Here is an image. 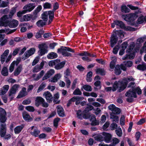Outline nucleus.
I'll list each match as a JSON object with an SVG mask.
<instances>
[{
  "label": "nucleus",
  "mask_w": 146,
  "mask_h": 146,
  "mask_svg": "<svg viewBox=\"0 0 146 146\" xmlns=\"http://www.w3.org/2000/svg\"><path fill=\"white\" fill-rule=\"evenodd\" d=\"M60 120V119L57 118L54 119V125L55 127H57L58 126V123Z\"/></svg>",
  "instance_id": "nucleus-63"
},
{
  "label": "nucleus",
  "mask_w": 146,
  "mask_h": 146,
  "mask_svg": "<svg viewBox=\"0 0 146 146\" xmlns=\"http://www.w3.org/2000/svg\"><path fill=\"white\" fill-rule=\"evenodd\" d=\"M22 70V65L21 64L19 65L14 71V76H17L20 73Z\"/></svg>",
  "instance_id": "nucleus-26"
},
{
  "label": "nucleus",
  "mask_w": 146,
  "mask_h": 146,
  "mask_svg": "<svg viewBox=\"0 0 146 146\" xmlns=\"http://www.w3.org/2000/svg\"><path fill=\"white\" fill-rule=\"evenodd\" d=\"M78 55L82 56V59L85 61L88 62L92 60L90 57H94L95 56L93 54H91L88 52L83 51L78 54Z\"/></svg>",
  "instance_id": "nucleus-3"
},
{
  "label": "nucleus",
  "mask_w": 146,
  "mask_h": 146,
  "mask_svg": "<svg viewBox=\"0 0 146 146\" xmlns=\"http://www.w3.org/2000/svg\"><path fill=\"white\" fill-rule=\"evenodd\" d=\"M123 83L122 81V82H115L113 84V91H115L116 90L117 88L118 87H119V89L118 90V91L120 92H119V90L120 89L121 87L123 85Z\"/></svg>",
  "instance_id": "nucleus-20"
},
{
  "label": "nucleus",
  "mask_w": 146,
  "mask_h": 146,
  "mask_svg": "<svg viewBox=\"0 0 146 146\" xmlns=\"http://www.w3.org/2000/svg\"><path fill=\"white\" fill-rule=\"evenodd\" d=\"M115 23L117 26H119L120 28H122L124 27V24L121 21L118 20L115 21Z\"/></svg>",
  "instance_id": "nucleus-41"
},
{
  "label": "nucleus",
  "mask_w": 146,
  "mask_h": 146,
  "mask_svg": "<svg viewBox=\"0 0 146 146\" xmlns=\"http://www.w3.org/2000/svg\"><path fill=\"white\" fill-rule=\"evenodd\" d=\"M135 46V43L134 42H132L130 44V45L128 50L127 51L128 52H130L133 50V49Z\"/></svg>",
  "instance_id": "nucleus-53"
},
{
  "label": "nucleus",
  "mask_w": 146,
  "mask_h": 146,
  "mask_svg": "<svg viewBox=\"0 0 146 146\" xmlns=\"http://www.w3.org/2000/svg\"><path fill=\"white\" fill-rule=\"evenodd\" d=\"M44 99L40 96L36 97L35 100V104L36 106L38 107L41 104L42 102H44Z\"/></svg>",
  "instance_id": "nucleus-22"
},
{
  "label": "nucleus",
  "mask_w": 146,
  "mask_h": 146,
  "mask_svg": "<svg viewBox=\"0 0 146 146\" xmlns=\"http://www.w3.org/2000/svg\"><path fill=\"white\" fill-rule=\"evenodd\" d=\"M20 58H17L16 60L14 61L11 64L9 68V71L10 72H12L14 70L15 68V65H18L21 61Z\"/></svg>",
  "instance_id": "nucleus-11"
},
{
  "label": "nucleus",
  "mask_w": 146,
  "mask_h": 146,
  "mask_svg": "<svg viewBox=\"0 0 146 146\" xmlns=\"http://www.w3.org/2000/svg\"><path fill=\"white\" fill-rule=\"evenodd\" d=\"M117 114H118L116 113H111L110 114V118L112 119V121L113 122L118 123L119 120V118L117 116Z\"/></svg>",
  "instance_id": "nucleus-24"
},
{
  "label": "nucleus",
  "mask_w": 146,
  "mask_h": 146,
  "mask_svg": "<svg viewBox=\"0 0 146 146\" xmlns=\"http://www.w3.org/2000/svg\"><path fill=\"white\" fill-rule=\"evenodd\" d=\"M48 15L49 17V22L48 23V24H50L51 22L52 21L53 18H54V12L53 11H49L48 12H47Z\"/></svg>",
  "instance_id": "nucleus-35"
},
{
  "label": "nucleus",
  "mask_w": 146,
  "mask_h": 146,
  "mask_svg": "<svg viewBox=\"0 0 146 146\" xmlns=\"http://www.w3.org/2000/svg\"><path fill=\"white\" fill-rule=\"evenodd\" d=\"M62 77V75L60 73L56 74L53 77L51 78L50 80V82H52L55 83L57 82Z\"/></svg>",
  "instance_id": "nucleus-19"
},
{
  "label": "nucleus",
  "mask_w": 146,
  "mask_h": 146,
  "mask_svg": "<svg viewBox=\"0 0 146 146\" xmlns=\"http://www.w3.org/2000/svg\"><path fill=\"white\" fill-rule=\"evenodd\" d=\"M35 51L36 49L34 47L31 48L27 50L25 52L22 58L24 60H25L29 58L30 56L34 54Z\"/></svg>",
  "instance_id": "nucleus-5"
},
{
  "label": "nucleus",
  "mask_w": 146,
  "mask_h": 146,
  "mask_svg": "<svg viewBox=\"0 0 146 146\" xmlns=\"http://www.w3.org/2000/svg\"><path fill=\"white\" fill-rule=\"evenodd\" d=\"M6 124L2 123L0 125V135L1 137L8 140L11 138V135L9 134H6Z\"/></svg>",
  "instance_id": "nucleus-2"
},
{
  "label": "nucleus",
  "mask_w": 146,
  "mask_h": 146,
  "mask_svg": "<svg viewBox=\"0 0 146 146\" xmlns=\"http://www.w3.org/2000/svg\"><path fill=\"white\" fill-rule=\"evenodd\" d=\"M9 50L7 49L4 51L3 53L1 56V61L3 63L5 60V58L9 53Z\"/></svg>",
  "instance_id": "nucleus-29"
},
{
  "label": "nucleus",
  "mask_w": 146,
  "mask_h": 146,
  "mask_svg": "<svg viewBox=\"0 0 146 146\" xmlns=\"http://www.w3.org/2000/svg\"><path fill=\"white\" fill-rule=\"evenodd\" d=\"M146 38L142 37L138 38L137 40V44H140L143 43Z\"/></svg>",
  "instance_id": "nucleus-61"
},
{
  "label": "nucleus",
  "mask_w": 146,
  "mask_h": 146,
  "mask_svg": "<svg viewBox=\"0 0 146 146\" xmlns=\"http://www.w3.org/2000/svg\"><path fill=\"white\" fill-rule=\"evenodd\" d=\"M119 142V140L117 138L114 137L113 139V143L110 144V146H115V145Z\"/></svg>",
  "instance_id": "nucleus-48"
},
{
  "label": "nucleus",
  "mask_w": 146,
  "mask_h": 146,
  "mask_svg": "<svg viewBox=\"0 0 146 146\" xmlns=\"http://www.w3.org/2000/svg\"><path fill=\"white\" fill-rule=\"evenodd\" d=\"M6 115H3L0 116V122L2 123V124H5L4 123L6 121L7 118L6 117ZM2 124L1 123L0 125Z\"/></svg>",
  "instance_id": "nucleus-57"
},
{
  "label": "nucleus",
  "mask_w": 146,
  "mask_h": 146,
  "mask_svg": "<svg viewBox=\"0 0 146 146\" xmlns=\"http://www.w3.org/2000/svg\"><path fill=\"white\" fill-rule=\"evenodd\" d=\"M111 60H112L110 63V66L111 69H113L115 67L117 59L116 57L114 56L112 58Z\"/></svg>",
  "instance_id": "nucleus-36"
},
{
  "label": "nucleus",
  "mask_w": 146,
  "mask_h": 146,
  "mask_svg": "<svg viewBox=\"0 0 146 146\" xmlns=\"http://www.w3.org/2000/svg\"><path fill=\"white\" fill-rule=\"evenodd\" d=\"M18 24V21L16 20L13 19L12 21H10L9 26L11 28H15Z\"/></svg>",
  "instance_id": "nucleus-27"
},
{
  "label": "nucleus",
  "mask_w": 146,
  "mask_h": 146,
  "mask_svg": "<svg viewBox=\"0 0 146 146\" xmlns=\"http://www.w3.org/2000/svg\"><path fill=\"white\" fill-rule=\"evenodd\" d=\"M35 7V3H30L25 5L23 7V9L26 13L27 12H30L32 11Z\"/></svg>",
  "instance_id": "nucleus-8"
},
{
  "label": "nucleus",
  "mask_w": 146,
  "mask_h": 146,
  "mask_svg": "<svg viewBox=\"0 0 146 146\" xmlns=\"http://www.w3.org/2000/svg\"><path fill=\"white\" fill-rule=\"evenodd\" d=\"M121 69L120 66L117 65L115 67V73L117 75H119L121 73Z\"/></svg>",
  "instance_id": "nucleus-50"
},
{
  "label": "nucleus",
  "mask_w": 146,
  "mask_h": 146,
  "mask_svg": "<svg viewBox=\"0 0 146 146\" xmlns=\"http://www.w3.org/2000/svg\"><path fill=\"white\" fill-rule=\"evenodd\" d=\"M47 12H44L42 15V19L45 21H46L48 19V15Z\"/></svg>",
  "instance_id": "nucleus-58"
},
{
  "label": "nucleus",
  "mask_w": 146,
  "mask_h": 146,
  "mask_svg": "<svg viewBox=\"0 0 146 146\" xmlns=\"http://www.w3.org/2000/svg\"><path fill=\"white\" fill-rule=\"evenodd\" d=\"M55 73L54 70L53 69H51L48 71L45 74L42 78V80H44L47 79L53 75Z\"/></svg>",
  "instance_id": "nucleus-18"
},
{
  "label": "nucleus",
  "mask_w": 146,
  "mask_h": 146,
  "mask_svg": "<svg viewBox=\"0 0 146 146\" xmlns=\"http://www.w3.org/2000/svg\"><path fill=\"white\" fill-rule=\"evenodd\" d=\"M16 12V9L15 8L13 7L12 8L11 10L9 16L10 19H11L13 16Z\"/></svg>",
  "instance_id": "nucleus-51"
},
{
  "label": "nucleus",
  "mask_w": 146,
  "mask_h": 146,
  "mask_svg": "<svg viewBox=\"0 0 146 146\" xmlns=\"http://www.w3.org/2000/svg\"><path fill=\"white\" fill-rule=\"evenodd\" d=\"M51 6V4L48 2H46L43 5V7L44 9H50Z\"/></svg>",
  "instance_id": "nucleus-62"
},
{
  "label": "nucleus",
  "mask_w": 146,
  "mask_h": 146,
  "mask_svg": "<svg viewBox=\"0 0 146 146\" xmlns=\"http://www.w3.org/2000/svg\"><path fill=\"white\" fill-rule=\"evenodd\" d=\"M121 11L122 12H124L126 13L129 12L130 10L125 5H123L121 6Z\"/></svg>",
  "instance_id": "nucleus-43"
},
{
  "label": "nucleus",
  "mask_w": 146,
  "mask_h": 146,
  "mask_svg": "<svg viewBox=\"0 0 146 146\" xmlns=\"http://www.w3.org/2000/svg\"><path fill=\"white\" fill-rule=\"evenodd\" d=\"M43 95L48 102L50 103L52 102L53 97L50 92L48 91L45 92Z\"/></svg>",
  "instance_id": "nucleus-13"
},
{
  "label": "nucleus",
  "mask_w": 146,
  "mask_h": 146,
  "mask_svg": "<svg viewBox=\"0 0 146 146\" xmlns=\"http://www.w3.org/2000/svg\"><path fill=\"white\" fill-rule=\"evenodd\" d=\"M59 62V60H51L49 62L48 65L52 67L55 65H56Z\"/></svg>",
  "instance_id": "nucleus-56"
},
{
  "label": "nucleus",
  "mask_w": 146,
  "mask_h": 146,
  "mask_svg": "<svg viewBox=\"0 0 146 146\" xmlns=\"http://www.w3.org/2000/svg\"><path fill=\"white\" fill-rule=\"evenodd\" d=\"M109 109L112 111L111 113H116L119 114L120 113V109L116 107L113 104L110 105L108 107Z\"/></svg>",
  "instance_id": "nucleus-15"
},
{
  "label": "nucleus",
  "mask_w": 146,
  "mask_h": 146,
  "mask_svg": "<svg viewBox=\"0 0 146 146\" xmlns=\"http://www.w3.org/2000/svg\"><path fill=\"white\" fill-rule=\"evenodd\" d=\"M125 96L128 97H133L135 98L137 97L136 94L134 92L133 89H132V90H130L127 92L125 94Z\"/></svg>",
  "instance_id": "nucleus-23"
},
{
  "label": "nucleus",
  "mask_w": 146,
  "mask_h": 146,
  "mask_svg": "<svg viewBox=\"0 0 146 146\" xmlns=\"http://www.w3.org/2000/svg\"><path fill=\"white\" fill-rule=\"evenodd\" d=\"M26 88L25 87L22 88V90L20 91L19 95L17 97L18 98H22L27 95V93L26 91Z\"/></svg>",
  "instance_id": "nucleus-21"
},
{
  "label": "nucleus",
  "mask_w": 146,
  "mask_h": 146,
  "mask_svg": "<svg viewBox=\"0 0 146 146\" xmlns=\"http://www.w3.org/2000/svg\"><path fill=\"white\" fill-rule=\"evenodd\" d=\"M137 68L139 70L142 71L146 70V64L144 63L142 64H140L138 65Z\"/></svg>",
  "instance_id": "nucleus-40"
},
{
  "label": "nucleus",
  "mask_w": 146,
  "mask_h": 146,
  "mask_svg": "<svg viewBox=\"0 0 146 146\" xmlns=\"http://www.w3.org/2000/svg\"><path fill=\"white\" fill-rule=\"evenodd\" d=\"M96 73L97 74H100L102 75L105 74V72L103 69L98 68L96 70Z\"/></svg>",
  "instance_id": "nucleus-54"
},
{
  "label": "nucleus",
  "mask_w": 146,
  "mask_h": 146,
  "mask_svg": "<svg viewBox=\"0 0 146 146\" xmlns=\"http://www.w3.org/2000/svg\"><path fill=\"white\" fill-rule=\"evenodd\" d=\"M115 132L118 136L119 137H121L122 132L121 129L120 127H118L115 130Z\"/></svg>",
  "instance_id": "nucleus-52"
},
{
  "label": "nucleus",
  "mask_w": 146,
  "mask_h": 146,
  "mask_svg": "<svg viewBox=\"0 0 146 146\" xmlns=\"http://www.w3.org/2000/svg\"><path fill=\"white\" fill-rule=\"evenodd\" d=\"M11 19L7 15H4L0 19V26L6 27L9 26Z\"/></svg>",
  "instance_id": "nucleus-4"
},
{
  "label": "nucleus",
  "mask_w": 146,
  "mask_h": 146,
  "mask_svg": "<svg viewBox=\"0 0 146 146\" xmlns=\"http://www.w3.org/2000/svg\"><path fill=\"white\" fill-rule=\"evenodd\" d=\"M24 126V125H21L16 127L14 129L15 133L17 134L19 133L23 129Z\"/></svg>",
  "instance_id": "nucleus-33"
},
{
  "label": "nucleus",
  "mask_w": 146,
  "mask_h": 146,
  "mask_svg": "<svg viewBox=\"0 0 146 146\" xmlns=\"http://www.w3.org/2000/svg\"><path fill=\"white\" fill-rule=\"evenodd\" d=\"M40 67L39 66V65H36L35 66L33 69V72H37L39 71L41 69Z\"/></svg>",
  "instance_id": "nucleus-60"
},
{
  "label": "nucleus",
  "mask_w": 146,
  "mask_h": 146,
  "mask_svg": "<svg viewBox=\"0 0 146 146\" xmlns=\"http://www.w3.org/2000/svg\"><path fill=\"white\" fill-rule=\"evenodd\" d=\"M84 99L83 97H80L79 96H74L69 101L67 104L68 106L71 104L72 102H76V104L78 105L80 103V101Z\"/></svg>",
  "instance_id": "nucleus-9"
},
{
  "label": "nucleus",
  "mask_w": 146,
  "mask_h": 146,
  "mask_svg": "<svg viewBox=\"0 0 146 146\" xmlns=\"http://www.w3.org/2000/svg\"><path fill=\"white\" fill-rule=\"evenodd\" d=\"M57 54L54 52H52L49 53L47 55V58L50 59L55 58L57 57Z\"/></svg>",
  "instance_id": "nucleus-39"
},
{
  "label": "nucleus",
  "mask_w": 146,
  "mask_h": 146,
  "mask_svg": "<svg viewBox=\"0 0 146 146\" xmlns=\"http://www.w3.org/2000/svg\"><path fill=\"white\" fill-rule=\"evenodd\" d=\"M67 51H69L73 52H74V50L68 47L62 46L60 48L58 49L57 52L61 54L63 56H71V54Z\"/></svg>",
  "instance_id": "nucleus-1"
},
{
  "label": "nucleus",
  "mask_w": 146,
  "mask_h": 146,
  "mask_svg": "<svg viewBox=\"0 0 146 146\" xmlns=\"http://www.w3.org/2000/svg\"><path fill=\"white\" fill-rule=\"evenodd\" d=\"M36 16L35 15L30 14H28L23 16V17L20 18V21L21 22L27 21L31 20H35L36 19Z\"/></svg>",
  "instance_id": "nucleus-6"
},
{
  "label": "nucleus",
  "mask_w": 146,
  "mask_h": 146,
  "mask_svg": "<svg viewBox=\"0 0 146 146\" xmlns=\"http://www.w3.org/2000/svg\"><path fill=\"white\" fill-rule=\"evenodd\" d=\"M104 136V141L107 143H109L111 139V136L109 133L104 132L103 133Z\"/></svg>",
  "instance_id": "nucleus-25"
},
{
  "label": "nucleus",
  "mask_w": 146,
  "mask_h": 146,
  "mask_svg": "<svg viewBox=\"0 0 146 146\" xmlns=\"http://www.w3.org/2000/svg\"><path fill=\"white\" fill-rule=\"evenodd\" d=\"M138 17L137 13H131L129 15H126L124 19L128 21H133L135 19Z\"/></svg>",
  "instance_id": "nucleus-10"
},
{
  "label": "nucleus",
  "mask_w": 146,
  "mask_h": 146,
  "mask_svg": "<svg viewBox=\"0 0 146 146\" xmlns=\"http://www.w3.org/2000/svg\"><path fill=\"white\" fill-rule=\"evenodd\" d=\"M145 22V19L144 16H141L137 19L136 23L138 24H141Z\"/></svg>",
  "instance_id": "nucleus-47"
},
{
  "label": "nucleus",
  "mask_w": 146,
  "mask_h": 146,
  "mask_svg": "<svg viewBox=\"0 0 146 146\" xmlns=\"http://www.w3.org/2000/svg\"><path fill=\"white\" fill-rule=\"evenodd\" d=\"M46 84L44 83H42L39 86L37 90V92L39 93L42 91L46 87Z\"/></svg>",
  "instance_id": "nucleus-44"
},
{
  "label": "nucleus",
  "mask_w": 146,
  "mask_h": 146,
  "mask_svg": "<svg viewBox=\"0 0 146 146\" xmlns=\"http://www.w3.org/2000/svg\"><path fill=\"white\" fill-rule=\"evenodd\" d=\"M36 24L38 27H41L46 24V22L42 20H40L37 22Z\"/></svg>",
  "instance_id": "nucleus-55"
},
{
  "label": "nucleus",
  "mask_w": 146,
  "mask_h": 146,
  "mask_svg": "<svg viewBox=\"0 0 146 146\" xmlns=\"http://www.w3.org/2000/svg\"><path fill=\"white\" fill-rule=\"evenodd\" d=\"M16 92L11 88L9 92V96L10 97V100L11 101L14 97V95Z\"/></svg>",
  "instance_id": "nucleus-38"
},
{
  "label": "nucleus",
  "mask_w": 146,
  "mask_h": 146,
  "mask_svg": "<svg viewBox=\"0 0 146 146\" xmlns=\"http://www.w3.org/2000/svg\"><path fill=\"white\" fill-rule=\"evenodd\" d=\"M9 88V86L8 85L4 86L0 90V95H4L8 91Z\"/></svg>",
  "instance_id": "nucleus-32"
},
{
  "label": "nucleus",
  "mask_w": 146,
  "mask_h": 146,
  "mask_svg": "<svg viewBox=\"0 0 146 146\" xmlns=\"http://www.w3.org/2000/svg\"><path fill=\"white\" fill-rule=\"evenodd\" d=\"M57 113L58 115L61 117H63L64 115V110L60 106H58L56 107Z\"/></svg>",
  "instance_id": "nucleus-28"
},
{
  "label": "nucleus",
  "mask_w": 146,
  "mask_h": 146,
  "mask_svg": "<svg viewBox=\"0 0 146 146\" xmlns=\"http://www.w3.org/2000/svg\"><path fill=\"white\" fill-rule=\"evenodd\" d=\"M90 121L92 122L91 124L92 125H98L99 124V121L96 120L94 115H92L91 116Z\"/></svg>",
  "instance_id": "nucleus-34"
},
{
  "label": "nucleus",
  "mask_w": 146,
  "mask_h": 146,
  "mask_svg": "<svg viewBox=\"0 0 146 146\" xmlns=\"http://www.w3.org/2000/svg\"><path fill=\"white\" fill-rule=\"evenodd\" d=\"M39 48L40 50H39V52L41 56L44 55L46 53L47 50L46 49V47L45 44H42L39 45Z\"/></svg>",
  "instance_id": "nucleus-16"
},
{
  "label": "nucleus",
  "mask_w": 146,
  "mask_h": 146,
  "mask_svg": "<svg viewBox=\"0 0 146 146\" xmlns=\"http://www.w3.org/2000/svg\"><path fill=\"white\" fill-rule=\"evenodd\" d=\"M44 33V31L42 30H40L38 32L36 33L35 35V37L36 38H40L41 37L42 35Z\"/></svg>",
  "instance_id": "nucleus-49"
},
{
  "label": "nucleus",
  "mask_w": 146,
  "mask_h": 146,
  "mask_svg": "<svg viewBox=\"0 0 146 146\" xmlns=\"http://www.w3.org/2000/svg\"><path fill=\"white\" fill-rule=\"evenodd\" d=\"M134 80V79L131 76L128 77L123 79L122 81L123 83V85L121 87L120 89L119 90V92H121L126 88L128 82L133 81Z\"/></svg>",
  "instance_id": "nucleus-7"
},
{
  "label": "nucleus",
  "mask_w": 146,
  "mask_h": 146,
  "mask_svg": "<svg viewBox=\"0 0 146 146\" xmlns=\"http://www.w3.org/2000/svg\"><path fill=\"white\" fill-rule=\"evenodd\" d=\"M82 88L86 91H91L92 90V87L88 85H84L82 86Z\"/></svg>",
  "instance_id": "nucleus-45"
},
{
  "label": "nucleus",
  "mask_w": 146,
  "mask_h": 146,
  "mask_svg": "<svg viewBox=\"0 0 146 146\" xmlns=\"http://www.w3.org/2000/svg\"><path fill=\"white\" fill-rule=\"evenodd\" d=\"M65 64V62L63 61L60 62V63L56 64L55 66V68L57 70L60 69L64 66Z\"/></svg>",
  "instance_id": "nucleus-37"
},
{
  "label": "nucleus",
  "mask_w": 146,
  "mask_h": 146,
  "mask_svg": "<svg viewBox=\"0 0 146 146\" xmlns=\"http://www.w3.org/2000/svg\"><path fill=\"white\" fill-rule=\"evenodd\" d=\"M44 72L43 70H41L38 74H34L32 76L34 80L37 81L44 74Z\"/></svg>",
  "instance_id": "nucleus-17"
},
{
  "label": "nucleus",
  "mask_w": 146,
  "mask_h": 146,
  "mask_svg": "<svg viewBox=\"0 0 146 146\" xmlns=\"http://www.w3.org/2000/svg\"><path fill=\"white\" fill-rule=\"evenodd\" d=\"M30 128L31 130L30 133L32 135L36 137H38L39 135L40 131L36 127L32 126Z\"/></svg>",
  "instance_id": "nucleus-12"
},
{
  "label": "nucleus",
  "mask_w": 146,
  "mask_h": 146,
  "mask_svg": "<svg viewBox=\"0 0 146 146\" xmlns=\"http://www.w3.org/2000/svg\"><path fill=\"white\" fill-rule=\"evenodd\" d=\"M23 116L24 119L28 121H31L33 120V118L27 112H24L23 113Z\"/></svg>",
  "instance_id": "nucleus-30"
},
{
  "label": "nucleus",
  "mask_w": 146,
  "mask_h": 146,
  "mask_svg": "<svg viewBox=\"0 0 146 146\" xmlns=\"http://www.w3.org/2000/svg\"><path fill=\"white\" fill-rule=\"evenodd\" d=\"M1 74L4 76H7L8 75V73L7 68L6 67L3 68L1 72Z\"/></svg>",
  "instance_id": "nucleus-46"
},
{
  "label": "nucleus",
  "mask_w": 146,
  "mask_h": 146,
  "mask_svg": "<svg viewBox=\"0 0 146 146\" xmlns=\"http://www.w3.org/2000/svg\"><path fill=\"white\" fill-rule=\"evenodd\" d=\"M8 30H9V29H5V30H0V33H7V35L11 34L13 32L15 31H16L15 29L11 30L7 32L8 31Z\"/></svg>",
  "instance_id": "nucleus-42"
},
{
  "label": "nucleus",
  "mask_w": 146,
  "mask_h": 146,
  "mask_svg": "<svg viewBox=\"0 0 146 146\" xmlns=\"http://www.w3.org/2000/svg\"><path fill=\"white\" fill-rule=\"evenodd\" d=\"M94 138L96 140L100 141L102 140V137L100 135L97 134L94 136Z\"/></svg>",
  "instance_id": "nucleus-59"
},
{
  "label": "nucleus",
  "mask_w": 146,
  "mask_h": 146,
  "mask_svg": "<svg viewBox=\"0 0 146 146\" xmlns=\"http://www.w3.org/2000/svg\"><path fill=\"white\" fill-rule=\"evenodd\" d=\"M25 109L28 111L31 112H33L35 110L34 108L31 106L26 107Z\"/></svg>",
  "instance_id": "nucleus-64"
},
{
  "label": "nucleus",
  "mask_w": 146,
  "mask_h": 146,
  "mask_svg": "<svg viewBox=\"0 0 146 146\" xmlns=\"http://www.w3.org/2000/svg\"><path fill=\"white\" fill-rule=\"evenodd\" d=\"M130 53L127 54L125 56L122 58L123 60H124L128 59H133L135 56L134 52L132 51Z\"/></svg>",
  "instance_id": "nucleus-31"
},
{
  "label": "nucleus",
  "mask_w": 146,
  "mask_h": 146,
  "mask_svg": "<svg viewBox=\"0 0 146 146\" xmlns=\"http://www.w3.org/2000/svg\"><path fill=\"white\" fill-rule=\"evenodd\" d=\"M118 38L116 34H113L111 38L110 44L112 47H113L117 42Z\"/></svg>",
  "instance_id": "nucleus-14"
}]
</instances>
